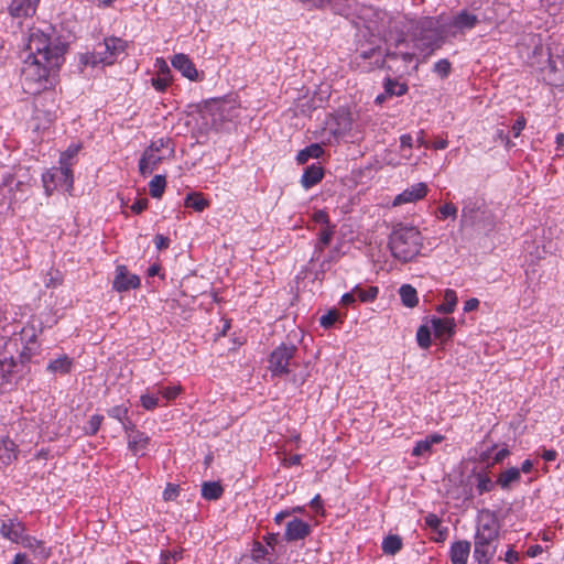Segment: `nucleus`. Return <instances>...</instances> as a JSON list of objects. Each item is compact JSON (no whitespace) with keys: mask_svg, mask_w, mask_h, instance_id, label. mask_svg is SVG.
Listing matches in <instances>:
<instances>
[{"mask_svg":"<svg viewBox=\"0 0 564 564\" xmlns=\"http://www.w3.org/2000/svg\"><path fill=\"white\" fill-rule=\"evenodd\" d=\"M67 47L52 26L29 30L25 44L28 55L22 67L24 91L36 95L55 87Z\"/></svg>","mask_w":564,"mask_h":564,"instance_id":"nucleus-1","label":"nucleus"},{"mask_svg":"<svg viewBox=\"0 0 564 564\" xmlns=\"http://www.w3.org/2000/svg\"><path fill=\"white\" fill-rule=\"evenodd\" d=\"M499 538V524L495 513L482 510L478 517V525L475 534L474 558L479 564H491L497 551Z\"/></svg>","mask_w":564,"mask_h":564,"instance_id":"nucleus-2","label":"nucleus"},{"mask_svg":"<svg viewBox=\"0 0 564 564\" xmlns=\"http://www.w3.org/2000/svg\"><path fill=\"white\" fill-rule=\"evenodd\" d=\"M422 235L415 227H398L390 235L392 256L402 262L413 260L422 248Z\"/></svg>","mask_w":564,"mask_h":564,"instance_id":"nucleus-3","label":"nucleus"},{"mask_svg":"<svg viewBox=\"0 0 564 564\" xmlns=\"http://www.w3.org/2000/svg\"><path fill=\"white\" fill-rule=\"evenodd\" d=\"M477 228L491 231L495 228V217L485 206L482 199L468 197L463 202L460 228Z\"/></svg>","mask_w":564,"mask_h":564,"instance_id":"nucleus-4","label":"nucleus"},{"mask_svg":"<svg viewBox=\"0 0 564 564\" xmlns=\"http://www.w3.org/2000/svg\"><path fill=\"white\" fill-rule=\"evenodd\" d=\"M297 365V347L292 344H281L270 354L268 369L272 376L282 377L291 373Z\"/></svg>","mask_w":564,"mask_h":564,"instance_id":"nucleus-5","label":"nucleus"},{"mask_svg":"<svg viewBox=\"0 0 564 564\" xmlns=\"http://www.w3.org/2000/svg\"><path fill=\"white\" fill-rule=\"evenodd\" d=\"M126 47V42L118 37H109L104 41V43L98 44L97 48L94 53L89 54L86 57L85 63L97 65L105 64L111 65L117 55L122 53Z\"/></svg>","mask_w":564,"mask_h":564,"instance_id":"nucleus-6","label":"nucleus"},{"mask_svg":"<svg viewBox=\"0 0 564 564\" xmlns=\"http://www.w3.org/2000/svg\"><path fill=\"white\" fill-rule=\"evenodd\" d=\"M229 110L230 107L226 102L210 100L200 109V115L208 128L218 130L225 121L229 120Z\"/></svg>","mask_w":564,"mask_h":564,"instance_id":"nucleus-7","label":"nucleus"},{"mask_svg":"<svg viewBox=\"0 0 564 564\" xmlns=\"http://www.w3.org/2000/svg\"><path fill=\"white\" fill-rule=\"evenodd\" d=\"M544 80L551 86H564V57L550 56L543 69Z\"/></svg>","mask_w":564,"mask_h":564,"instance_id":"nucleus-8","label":"nucleus"},{"mask_svg":"<svg viewBox=\"0 0 564 564\" xmlns=\"http://www.w3.org/2000/svg\"><path fill=\"white\" fill-rule=\"evenodd\" d=\"M140 286V278L137 274H130L126 265H118L112 282V288L117 292H127Z\"/></svg>","mask_w":564,"mask_h":564,"instance_id":"nucleus-9","label":"nucleus"},{"mask_svg":"<svg viewBox=\"0 0 564 564\" xmlns=\"http://www.w3.org/2000/svg\"><path fill=\"white\" fill-rule=\"evenodd\" d=\"M429 192L427 185L425 183H416L408 188H405L402 193L397 195L393 199V206H401L404 204L415 203L421 200L426 196Z\"/></svg>","mask_w":564,"mask_h":564,"instance_id":"nucleus-10","label":"nucleus"},{"mask_svg":"<svg viewBox=\"0 0 564 564\" xmlns=\"http://www.w3.org/2000/svg\"><path fill=\"white\" fill-rule=\"evenodd\" d=\"M21 340L24 344L21 351V357L30 360L39 351L37 345V329L33 325H26L21 330Z\"/></svg>","mask_w":564,"mask_h":564,"instance_id":"nucleus-11","label":"nucleus"},{"mask_svg":"<svg viewBox=\"0 0 564 564\" xmlns=\"http://www.w3.org/2000/svg\"><path fill=\"white\" fill-rule=\"evenodd\" d=\"M151 438L141 431L128 432L127 446L134 456H144L149 451Z\"/></svg>","mask_w":564,"mask_h":564,"instance_id":"nucleus-12","label":"nucleus"},{"mask_svg":"<svg viewBox=\"0 0 564 564\" xmlns=\"http://www.w3.org/2000/svg\"><path fill=\"white\" fill-rule=\"evenodd\" d=\"M26 529L18 519L3 520L0 525V534L2 538L12 543L19 544Z\"/></svg>","mask_w":564,"mask_h":564,"instance_id":"nucleus-13","label":"nucleus"},{"mask_svg":"<svg viewBox=\"0 0 564 564\" xmlns=\"http://www.w3.org/2000/svg\"><path fill=\"white\" fill-rule=\"evenodd\" d=\"M430 322L436 338L448 339L456 332V322L453 317H432Z\"/></svg>","mask_w":564,"mask_h":564,"instance_id":"nucleus-14","label":"nucleus"},{"mask_svg":"<svg viewBox=\"0 0 564 564\" xmlns=\"http://www.w3.org/2000/svg\"><path fill=\"white\" fill-rule=\"evenodd\" d=\"M40 0H11L8 12L12 18H28L35 14Z\"/></svg>","mask_w":564,"mask_h":564,"instance_id":"nucleus-15","label":"nucleus"},{"mask_svg":"<svg viewBox=\"0 0 564 564\" xmlns=\"http://www.w3.org/2000/svg\"><path fill=\"white\" fill-rule=\"evenodd\" d=\"M171 63L184 77L193 82L198 80V72L187 55L183 53L175 54Z\"/></svg>","mask_w":564,"mask_h":564,"instance_id":"nucleus-16","label":"nucleus"},{"mask_svg":"<svg viewBox=\"0 0 564 564\" xmlns=\"http://www.w3.org/2000/svg\"><path fill=\"white\" fill-rule=\"evenodd\" d=\"M19 544L25 549H29L33 553L34 557L41 558L43 561H46L52 554L51 547H47L43 541L37 540L36 538L26 533H24Z\"/></svg>","mask_w":564,"mask_h":564,"instance_id":"nucleus-17","label":"nucleus"},{"mask_svg":"<svg viewBox=\"0 0 564 564\" xmlns=\"http://www.w3.org/2000/svg\"><path fill=\"white\" fill-rule=\"evenodd\" d=\"M311 532V527L305 521L294 518L286 523L285 540L297 541L305 539Z\"/></svg>","mask_w":564,"mask_h":564,"instance_id":"nucleus-18","label":"nucleus"},{"mask_svg":"<svg viewBox=\"0 0 564 564\" xmlns=\"http://www.w3.org/2000/svg\"><path fill=\"white\" fill-rule=\"evenodd\" d=\"M470 555V542L460 540L452 543L449 549V560L452 564H467Z\"/></svg>","mask_w":564,"mask_h":564,"instance_id":"nucleus-19","label":"nucleus"},{"mask_svg":"<svg viewBox=\"0 0 564 564\" xmlns=\"http://www.w3.org/2000/svg\"><path fill=\"white\" fill-rule=\"evenodd\" d=\"M329 132L337 139L344 137L351 128L349 116L346 113L337 115L327 122Z\"/></svg>","mask_w":564,"mask_h":564,"instance_id":"nucleus-20","label":"nucleus"},{"mask_svg":"<svg viewBox=\"0 0 564 564\" xmlns=\"http://www.w3.org/2000/svg\"><path fill=\"white\" fill-rule=\"evenodd\" d=\"M17 445L9 437L0 438V468L10 465L17 459Z\"/></svg>","mask_w":564,"mask_h":564,"instance_id":"nucleus-21","label":"nucleus"},{"mask_svg":"<svg viewBox=\"0 0 564 564\" xmlns=\"http://www.w3.org/2000/svg\"><path fill=\"white\" fill-rule=\"evenodd\" d=\"M323 176L324 172L322 166L312 164L305 169L301 177V184L305 189H308L319 183Z\"/></svg>","mask_w":564,"mask_h":564,"instance_id":"nucleus-22","label":"nucleus"},{"mask_svg":"<svg viewBox=\"0 0 564 564\" xmlns=\"http://www.w3.org/2000/svg\"><path fill=\"white\" fill-rule=\"evenodd\" d=\"M444 440V436L437 433L426 436L424 440L417 441L412 449L413 456H423L431 453L434 444H440Z\"/></svg>","mask_w":564,"mask_h":564,"instance_id":"nucleus-23","label":"nucleus"},{"mask_svg":"<svg viewBox=\"0 0 564 564\" xmlns=\"http://www.w3.org/2000/svg\"><path fill=\"white\" fill-rule=\"evenodd\" d=\"M162 161V156L154 153L153 150H145L139 162V171L142 175H149Z\"/></svg>","mask_w":564,"mask_h":564,"instance_id":"nucleus-24","label":"nucleus"},{"mask_svg":"<svg viewBox=\"0 0 564 564\" xmlns=\"http://www.w3.org/2000/svg\"><path fill=\"white\" fill-rule=\"evenodd\" d=\"M521 479L520 469L517 467H510L505 471L500 473L496 484L503 490L511 489L512 485L519 482Z\"/></svg>","mask_w":564,"mask_h":564,"instance_id":"nucleus-25","label":"nucleus"},{"mask_svg":"<svg viewBox=\"0 0 564 564\" xmlns=\"http://www.w3.org/2000/svg\"><path fill=\"white\" fill-rule=\"evenodd\" d=\"M477 23L478 18L476 14L463 10L454 17L452 25L463 31L475 28Z\"/></svg>","mask_w":564,"mask_h":564,"instance_id":"nucleus-26","label":"nucleus"},{"mask_svg":"<svg viewBox=\"0 0 564 564\" xmlns=\"http://www.w3.org/2000/svg\"><path fill=\"white\" fill-rule=\"evenodd\" d=\"M457 302L456 292L452 289H446L443 295V303L437 305L436 312L441 314H452L456 308Z\"/></svg>","mask_w":564,"mask_h":564,"instance_id":"nucleus-27","label":"nucleus"},{"mask_svg":"<svg viewBox=\"0 0 564 564\" xmlns=\"http://www.w3.org/2000/svg\"><path fill=\"white\" fill-rule=\"evenodd\" d=\"M72 365H73L72 359L68 356L63 355V356L52 360L47 365V371H50L52 373L65 375L70 371Z\"/></svg>","mask_w":564,"mask_h":564,"instance_id":"nucleus-28","label":"nucleus"},{"mask_svg":"<svg viewBox=\"0 0 564 564\" xmlns=\"http://www.w3.org/2000/svg\"><path fill=\"white\" fill-rule=\"evenodd\" d=\"M399 294L401 297V302L404 306L409 308H413L419 303L417 292L416 290L410 285V284H403L401 285L399 290Z\"/></svg>","mask_w":564,"mask_h":564,"instance_id":"nucleus-29","label":"nucleus"},{"mask_svg":"<svg viewBox=\"0 0 564 564\" xmlns=\"http://www.w3.org/2000/svg\"><path fill=\"white\" fill-rule=\"evenodd\" d=\"M55 171L64 172L62 175H56V184L57 186L64 187L65 191L70 192L74 184V176L70 166L59 164L58 167H55Z\"/></svg>","mask_w":564,"mask_h":564,"instance_id":"nucleus-30","label":"nucleus"},{"mask_svg":"<svg viewBox=\"0 0 564 564\" xmlns=\"http://www.w3.org/2000/svg\"><path fill=\"white\" fill-rule=\"evenodd\" d=\"M323 152L324 150L318 143H313L297 153L296 161L299 164H305L310 159H318Z\"/></svg>","mask_w":564,"mask_h":564,"instance_id":"nucleus-31","label":"nucleus"},{"mask_svg":"<svg viewBox=\"0 0 564 564\" xmlns=\"http://www.w3.org/2000/svg\"><path fill=\"white\" fill-rule=\"evenodd\" d=\"M223 492L224 489L218 481H206L202 485V496L207 500H217Z\"/></svg>","mask_w":564,"mask_h":564,"instance_id":"nucleus-32","label":"nucleus"},{"mask_svg":"<svg viewBox=\"0 0 564 564\" xmlns=\"http://www.w3.org/2000/svg\"><path fill=\"white\" fill-rule=\"evenodd\" d=\"M476 479V491L478 495L490 492L497 485L491 478L485 473L475 474Z\"/></svg>","mask_w":564,"mask_h":564,"instance_id":"nucleus-33","label":"nucleus"},{"mask_svg":"<svg viewBox=\"0 0 564 564\" xmlns=\"http://www.w3.org/2000/svg\"><path fill=\"white\" fill-rule=\"evenodd\" d=\"M381 547L384 554L394 555L402 549V540L399 535H388L383 539Z\"/></svg>","mask_w":564,"mask_h":564,"instance_id":"nucleus-34","label":"nucleus"},{"mask_svg":"<svg viewBox=\"0 0 564 564\" xmlns=\"http://www.w3.org/2000/svg\"><path fill=\"white\" fill-rule=\"evenodd\" d=\"M166 181L163 175H155L149 183L150 195L153 198H160L165 189Z\"/></svg>","mask_w":564,"mask_h":564,"instance_id":"nucleus-35","label":"nucleus"},{"mask_svg":"<svg viewBox=\"0 0 564 564\" xmlns=\"http://www.w3.org/2000/svg\"><path fill=\"white\" fill-rule=\"evenodd\" d=\"M63 173L64 172L55 171V167H52L42 175L43 185L48 195L57 187L56 175H62Z\"/></svg>","mask_w":564,"mask_h":564,"instance_id":"nucleus-36","label":"nucleus"},{"mask_svg":"<svg viewBox=\"0 0 564 564\" xmlns=\"http://www.w3.org/2000/svg\"><path fill=\"white\" fill-rule=\"evenodd\" d=\"M79 150V144H70L63 153H61L58 163L72 167L74 165V159L78 154Z\"/></svg>","mask_w":564,"mask_h":564,"instance_id":"nucleus-37","label":"nucleus"},{"mask_svg":"<svg viewBox=\"0 0 564 564\" xmlns=\"http://www.w3.org/2000/svg\"><path fill=\"white\" fill-rule=\"evenodd\" d=\"M185 206L193 208L196 212H202L207 206L206 199L200 194H189L186 196Z\"/></svg>","mask_w":564,"mask_h":564,"instance_id":"nucleus-38","label":"nucleus"},{"mask_svg":"<svg viewBox=\"0 0 564 564\" xmlns=\"http://www.w3.org/2000/svg\"><path fill=\"white\" fill-rule=\"evenodd\" d=\"M356 300L358 299L360 302H371L378 295V288L370 286L367 290H364L359 286L354 288Z\"/></svg>","mask_w":564,"mask_h":564,"instance_id":"nucleus-39","label":"nucleus"},{"mask_svg":"<svg viewBox=\"0 0 564 564\" xmlns=\"http://www.w3.org/2000/svg\"><path fill=\"white\" fill-rule=\"evenodd\" d=\"M386 93L390 96H402L408 91V86L402 83H398L392 79H388L386 83Z\"/></svg>","mask_w":564,"mask_h":564,"instance_id":"nucleus-40","label":"nucleus"},{"mask_svg":"<svg viewBox=\"0 0 564 564\" xmlns=\"http://www.w3.org/2000/svg\"><path fill=\"white\" fill-rule=\"evenodd\" d=\"M416 340L421 348L426 349L431 346V329L426 325L419 327L416 332Z\"/></svg>","mask_w":564,"mask_h":564,"instance_id":"nucleus-41","label":"nucleus"},{"mask_svg":"<svg viewBox=\"0 0 564 564\" xmlns=\"http://www.w3.org/2000/svg\"><path fill=\"white\" fill-rule=\"evenodd\" d=\"M333 235H334L333 226H325L321 229L319 237H318V243H317L318 250H323L326 246H328L330 243Z\"/></svg>","mask_w":564,"mask_h":564,"instance_id":"nucleus-42","label":"nucleus"},{"mask_svg":"<svg viewBox=\"0 0 564 564\" xmlns=\"http://www.w3.org/2000/svg\"><path fill=\"white\" fill-rule=\"evenodd\" d=\"M102 421H104L102 415H99V414L93 415L88 420L87 425L84 427L85 433L87 435H95L98 432V430L100 429Z\"/></svg>","mask_w":564,"mask_h":564,"instance_id":"nucleus-43","label":"nucleus"},{"mask_svg":"<svg viewBox=\"0 0 564 564\" xmlns=\"http://www.w3.org/2000/svg\"><path fill=\"white\" fill-rule=\"evenodd\" d=\"M14 366L15 365L11 358L0 359V386L7 380V377L11 375Z\"/></svg>","mask_w":564,"mask_h":564,"instance_id":"nucleus-44","label":"nucleus"},{"mask_svg":"<svg viewBox=\"0 0 564 564\" xmlns=\"http://www.w3.org/2000/svg\"><path fill=\"white\" fill-rule=\"evenodd\" d=\"M451 68H452V65L451 63L443 58V59H440L438 62H436L434 64V72L441 77V78H445L449 75L451 73Z\"/></svg>","mask_w":564,"mask_h":564,"instance_id":"nucleus-45","label":"nucleus"},{"mask_svg":"<svg viewBox=\"0 0 564 564\" xmlns=\"http://www.w3.org/2000/svg\"><path fill=\"white\" fill-rule=\"evenodd\" d=\"M440 218L445 219L452 217L453 219L457 216V207L452 203H446L438 208Z\"/></svg>","mask_w":564,"mask_h":564,"instance_id":"nucleus-46","label":"nucleus"},{"mask_svg":"<svg viewBox=\"0 0 564 564\" xmlns=\"http://www.w3.org/2000/svg\"><path fill=\"white\" fill-rule=\"evenodd\" d=\"M141 404L145 410H153L159 405V397L156 394L145 393L141 395Z\"/></svg>","mask_w":564,"mask_h":564,"instance_id":"nucleus-47","label":"nucleus"},{"mask_svg":"<svg viewBox=\"0 0 564 564\" xmlns=\"http://www.w3.org/2000/svg\"><path fill=\"white\" fill-rule=\"evenodd\" d=\"M108 415L123 422L128 415V408L124 405H116L108 411Z\"/></svg>","mask_w":564,"mask_h":564,"instance_id":"nucleus-48","label":"nucleus"},{"mask_svg":"<svg viewBox=\"0 0 564 564\" xmlns=\"http://www.w3.org/2000/svg\"><path fill=\"white\" fill-rule=\"evenodd\" d=\"M181 392L177 386L160 388L158 394H161L166 401L175 399Z\"/></svg>","mask_w":564,"mask_h":564,"instance_id":"nucleus-49","label":"nucleus"},{"mask_svg":"<svg viewBox=\"0 0 564 564\" xmlns=\"http://www.w3.org/2000/svg\"><path fill=\"white\" fill-rule=\"evenodd\" d=\"M337 319H338V313H337V311L333 310V311L327 312L325 315H323L319 318V324L324 328H329L335 324V322Z\"/></svg>","mask_w":564,"mask_h":564,"instance_id":"nucleus-50","label":"nucleus"},{"mask_svg":"<svg viewBox=\"0 0 564 564\" xmlns=\"http://www.w3.org/2000/svg\"><path fill=\"white\" fill-rule=\"evenodd\" d=\"M171 83V76H158L152 78V85L158 91H164Z\"/></svg>","mask_w":564,"mask_h":564,"instance_id":"nucleus-51","label":"nucleus"},{"mask_svg":"<svg viewBox=\"0 0 564 564\" xmlns=\"http://www.w3.org/2000/svg\"><path fill=\"white\" fill-rule=\"evenodd\" d=\"M178 492H180L178 486L173 485V484H167V486L165 487V489L163 491V499L165 501H173L177 498Z\"/></svg>","mask_w":564,"mask_h":564,"instance_id":"nucleus-52","label":"nucleus"},{"mask_svg":"<svg viewBox=\"0 0 564 564\" xmlns=\"http://www.w3.org/2000/svg\"><path fill=\"white\" fill-rule=\"evenodd\" d=\"M268 553L267 547L260 542H254L251 551L252 558L259 561Z\"/></svg>","mask_w":564,"mask_h":564,"instance_id":"nucleus-53","label":"nucleus"},{"mask_svg":"<svg viewBox=\"0 0 564 564\" xmlns=\"http://www.w3.org/2000/svg\"><path fill=\"white\" fill-rule=\"evenodd\" d=\"M525 118L522 116L514 121L511 128L514 138H518L521 134L522 130L525 127Z\"/></svg>","mask_w":564,"mask_h":564,"instance_id":"nucleus-54","label":"nucleus"},{"mask_svg":"<svg viewBox=\"0 0 564 564\" xmlns=\"http://www.w3.org/2000/svg\"><path fill=\"white\" fill-rule=\"evenodd\" d=\"M424 521H425V524L433 530H437L441 525V519L434 513H429L424 518Z\"/></svg>","mask_w":564,"mask_h":564,"instance_id":"nucleus-55","label":"nucleus"},{"mask_svg":"<svg viewBox=\"0 0 564 564\" xmlns=\"http://www.w3.org/2000/svg\"><path fill=\"white\" fill-rule=\"evenodd\" d=\"M313 220L317 224H322L325 226H329V217L326 212L324 210H316L313 214Z\"/></svg>","mask_w":564,"mask_h":564,"instance_id":"nucleus-56","label":"nucleus"},{"mask_svg":"<svg viewBox=\"0 0 564 564\" xmlns=\"http://www.w3.org/2000/svg\"><path fill=\"white\" fill-rule=\"evenodd\" d=\"M154 245L156 247L158 250H163V249H166L169 248L170 246V239L163 235H155L154 237Z\"/></svg>","mask_w":564,"mask_h":564,"instance_id":"nucleus-57","label":"nucleus"},{"mask_svg":"<svg viewBox=\"0 0 564 564\" xmlns=\"http://www.w3.org/2000/svg\"><path fill=\"white\" fill-rule=\"evenodd\" d=\"M413 147V138L410 133L402 134L400 137V149L401 151H405L406 149H412Z\"/></svg>","mask_w":564,"mask_h":564,"instance_id":"nucleus-58","label":"nucleus"},{"mask_svg":"<svg viewBox=\"0 0 564 564\" xmlns=\"http://www.w3.org/2000/svg\"><path fill=\"white\" fill-rule=\"evenodd\" d=\"M148 207V199L147 198H140V199H137L132 205H131V210L135 214H140L142 213L145 208Z\"/></svg>","mask_w":564,"mask_h":564,"instance_id":"nucleus-59","label":"nucleus"},{"mask_svg":"<svg viewBox=\"0 0 564 564\" xmlns=\"http://www.w3.org/2000/svg\"><path fill=\"white\" fill-rule=\"evenodd\" d=\"M180 558V554L174 552H162L161 553V560L163 562V564H171V562H175Z\"/></svg>","mask_w":564,"mask_h":564,"instance_id":"nucleus-60","label":"nucleus"},{"mask_svg":"<svg viewBox=\"0 0 564 564\" xmlns=\"http://www.w3.org/2000/svg\"><path fill=\"white\" fill-rule=\"evenodd\" d=\"M478 306H479V300L476 297H471L464 303V312L469 313V312L476 311L478 308Z\"/></svg>","mask_w":564,"mask_h":564,"instance_id":"nucleus-61","label":"nucleus"},{"mask_svg":"<svg viewBox=\"0 0 564 564\" xmlns=\"http://www.w3.org/2000/svg\"><path fill=\"white\" fill-rule=\"evenodd\" d=\"M156 65L159 66L160 76H171L169 65L164 59L158 58Z\"/></svg>","mask_w":564,"mask_h":564,"instance_id":"nucleus-62","label":"nucleus"},{"mask_svg":"<svg viewBox=\"0 0 564 564\" xmlns=\"http://www.w3.org/2000/svg\"><path fill=\"white\" fill-rule=\"evenodd\" d=\"M356 302V294H355V291L354 289L348 292V293H345L343 296H341V304L343 305H351Z\"/></svg>","mask_w":564,"mask_h":564,"instance_id":"nucleus-63","label":"nucleus"},{"mask_svg":"<svg viewBox=\"0 0 564 564\" xmlns=\"http://www.w3.org/2000/svg\"><path fill=\"white\" fill-rule=\"evenodd\" d=\"M11 564H33V563L28 558L25 553H18V554H15Z\"/></svg>","mask_w":564,"mask_h":564,"instance_id":"nucleus-64","label":"nucleus"}]
</instances>
